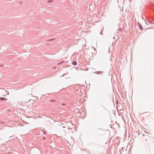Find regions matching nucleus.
<instances>
[{"instance_id": "obj_2", "label": "nucleus", "mask_w": 154, "mask_h": 154, "mask_svg": "<svg viewBox=\"0 0 154 154\" xmlns=\"http://www.w3.org/2000/svg\"><path fill=\"white\" fill-rule=\"evenodd\" d=\"M103 73V71H96L95 72V73L97 74H101Z\"/></svg>"}, {"instance_id": "obj_13", "label": "nucleus", "mask_w": 154, "mask_h": 154, "mask_svg": "<svg viewBox=\"0 0 154 154\" xmlns=\"http://www.w3.org/2000/svg\"><path fill=\"white\" fill-rule=\"evenodd\" d=\"M56 68V67H54V69H55Z\"/></svg>"}, {"instance_id": "obj_15", "label": "nucleus", "mask_w": 154, "mask_h": 154, "mask_svg": "<svg viewBox=\"0 0 154 154\" xmlns=\"http://www.w3.org/2000/svg\"><path fill=\"white\" fill-rule=\"evenodd\" d=\"M117 104L118 103V101H117Z\"/></svg>"}, {"instance_id": "obj_12", "label": "nucleus", "mask_w": 154, "mask_h": 154, "mask_svg": "<svg viewBox=\"0 0 154 154\" xmlns=\"http://www.w3.org/2000/svg\"><path fill=\"white\" fill-rule=\"evenodd\" d=\"M52 40H53V39H50L48 40V41H51Z\"/></svg>"}, {"instance_id": "obj_14", "label": "nucleus", "mask_w": 154, "mask_h": 154, "mask_svg": "<svg viewBox=\"0 0 154 154\" xmlns=\"http://www.w3.org/2000/svg\"><path fill=\"white\" fill-rule=\"evenodd\" d=\"M45 139V137H43V139Z\"/></svg>"}, {"instance_id": "obj_9", "label": "nucleus", "mask_w": 154, "mask_h": 154, "mask_svg": "<svg viewBox=\"0 0 154 154\" xmlns=\"http://www.w3.org/2000/svg\"><path fill=\"white\" fill-rule=\"evenodd\" d=\"M119 30L120 32L122 31V29L121 28H119Z\"/></svg>"}, {"instance_id": "obj_5", "label": "nucleus", "mask_w": 154, "mask_h": 154, "mask_svg": "<svg viewBox=\"0 0 154 154\" xmlns=\"http://www.w3.org/2000/svg\"><path fill=\"white\" fill-rule=\"evenodd\" d=\"M0 100H7V99L3 97H0Z\"/></svg>"}, {"instance_id": "obj_11", "label": "nucleus", "mask_w": 154, "mask_h": 154, "mask_svg": "<svg viewBox=\"0 0 154 154\" xmlns=\"http://www.w3.org/2000/svg\"><path fill=\"white\" fill-rule=\"evenodd\" d=\"M61 63H62V62H60L59 63H58V65H60V64Z\"/></svg>"}, {"instance_id": "obj_10", "label": "nucleus", "mask_w": 154, "mask_h": 154, "mask_svg": "<svg viewBox=\"0 0 154 154\" xmlns=\"http://www.w3.org/2000/svg\"><path fill=\"white\" fill-rule=\"evenodd\" d=\"M61 105L63 106H65L66 104L65 103H62Z\"/></svg>"}, {"instance_id": "obj_8", "label": "nucleus", "mask_w": 154, "mask_h": 154, "mask_svg": "<svg viewBox=\"0 0 154 154\" xmlns=\"http://www.w3.org/2000/svg\"><path fill=\"white\" fill-rule=\"evenodd\" d=\"M3 66H4L3 65H2V64L0 65V67H3Z\"/></svg>"}, {"instance_id": "obj_7", "label": "nucleus", "mask_w": 154, "mask_h": 154, "mask_svg": "<svg viewBox=\"0 0 154 154\" xmlns=\"http://www.w3.org/2000/svg\"><path fill=\"white\" fill-rule=\"evenodd\" d=\"M55 101V100H50V102H54Z\"/></svg>"}, {"instance_id": "obj_1", "label": "nucleus", "mask_w": 154, "mask_h": 154, "mask_svg": "<svg viewBox=\"0 0 154 154\" xmlns=\"http://www.w3.org/2000/svg\"><path fill=\"white\" fill-rule=\"evenodd\" d=\"M146 23L148 25L152 24V22L151 21L148 20H147V21L146 22Z\"/></svg>"}, {"instance_id": "obj_6", "label": "nucleus", "mask_w": 154, "mask_h": 154, "mask_svg": "<svg viewBox=\"0 0 154 154\" xmlns=\"http://www.w3.org/2000/svg\"><path fill=\"white\" fill-rule=\"evenodd\" d=\"M53 1V0H49L48 1L47 3H49L51 2H52Z\"/></svg>"}, {"instance_id": "obj_16", "label": "nucleus", "mask_w": 154, "mask_h": 154, "mask_svg": "<svg viewBox=\"0 0 154 154\" xmlns=\"http://www.w3.org/2000/svg\"><path fill=\"white\" fill-rule=\"evenodd\" d=\"M131 1V0H129L130 1Z\"/></svg>"}, {"instance_id": "obj_3", "label": "nucleus", "mask_w": 154, "mask_h": 154, "mask_svg": "<svg viewBox=\"0 0 154 154\" xmlns=\"http://www.w3.org/2000/svg\"><path fill=\"white\" fill-rule=\"evenodd\" d=\"M137 24H138V25L139 26L140 29L141 30H142L143 29V27H142V26L140 24V23L139 22H138L137 23Z\"/></svg>"}, {"instance_id": "obj_4", "label": "nucleus", "mask_w": 154, "mask_h": 154, "mask_svg": "<svg viewBox=\"0 0 154 154\" xmlns=\"http://www.w3.org/2000/svg\"><path fill=\"white\" fill-rule=\"evenodd\" d=\"M72 64L74 66H75L77 65V63L76 61H73L72 62Z\"/></svg>"}]
</instances>
